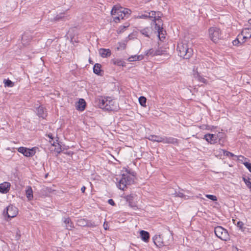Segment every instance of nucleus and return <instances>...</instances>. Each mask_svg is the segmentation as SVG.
<instances>
[{
	"label": "nucleus",
	"mask_w": 251,
	"mask_h": 251,
	"mask_svg": "<svg viewBox=\"0 0 251 251\" xmlns=\"http://www.w3.org/2000/svg\"><path fill=\"white\" fill-rule=\"evenodd\" d=\"M131 12V11L130 9L116 5L113 7L111 14L113 17V21L115 23H118L120 20L128 18Z\"/></svg>",
	"instance_id": "1"
},
{
	"label": "nucleus",
	"mask_w": 251,
	"mask_h": 251,
	"mask_svg": "<svg viewBox=\"0 0 251 251\" xmlns=\"http://www.w3.org/2000/svg\"><path fill=\"white\" fill-rule=\"evenodd\" d=\"M99 106L107 111H114L117 109L115 101L110 97H100L99 99Z\"/></svg>",
	"instance_id": "2"
},
{
	"label": "nucleus",
	"mask_w": 251,
	"mask_h": 251,
	"mask_svg": "<svg viewBox=\"0 0 251 251\" xmlns=\"http://www.w3.org/2000/svg\"><path fill=\"white\" fill-rule=\"evenodd\" d=\"M147 138L151 141L158 143H163L164 144H177L178 140L176 138L172 137L159 136L155 135H150Z\"/></svg>",
	"instance_id": "3"
},
{
	"label": "nucleus",
	"mask_w": 251,
	"mask_h": 251,
	"mask_svg": "<svg viewBox=\"0 0 251 251\" xmlns=\"http://www.w3.org/2000/svg\"><path fill=\"white\" fill-rule=\"evenodd\" d=\"M177 50L178 55L185 59H189L193 54L192 49L189 48L187 44L183 42L178 44Z\"/></svg>",
	"instance_id": "4"
},
{
	"label": "nucleus",
	"mask_w": 251,
	"mask_h": 251,
	"mask_svg": "<svg viewBox=\"0 0 251 251\" xmlns=\"http://www.w3.org/2000/svg\"><path fill=\"white\" fill-rule=\"evenodd\" d=\"M166 236L169 238L168 240H164L162 235H155L152 238L153 243L158 248L167 246L173 241L172 232L169 231Z\"/></svg>",
	"instance_id": "5"
},
{
	"label": "nucleus",
	"mask_w": 251,
	"mask_h": 251,
	"mask_svg": "<svg viewBox=\"0 0 251 251\" xmlns=\"http://www.w3.org/2000/svg\"><path fill=\"white\" fill-rule=\"evenodd\" d=\"M161 14L159 11L157 12V17L158 18L157 19L156 21H154L153 22H151V24L152 26H154V33H158V36L160 38V36L162 35V38L164 37V34L163 33V23L161 19Z\"/></svg>",
	"instance_id": "6"
},
{
	"label": "nucleus",
	"mask_w": 251,
	"mask_h": 251,
	"mask_svg": "<svg viewBox=\"0 0 251 251\" xmlns=\"http://www.w3.org/2000/svg\"><path fill=\"white\" fill-rule=\"evenodd\" d=\"M134 181L133 179L128 174H123L121 178L119 179L118 184L117 185L118 188L122 190H124L125 188L127 185H130Z\"/></svg>",
	"instance_id": "7"
},
{
	"label": "nucleus",
	"mask_w": 251,
	"mask_h": 251,
	"mask_svg": "<svg viewBox=\"0 0 251 251\" xmlns=\"http://www.w3.org/2000/svg\"><path fill=\"white\" fill-rule=\"evenodd\" d=\"M210 39L214 43H217L221 39V31L217 27H211L208 29Z\"/></svg>",
	"instance_id": "8"
},
{
	"label": "nucleus",
	"mask_w": 251,
	"mask_h": 251,
	"mask_svg": "<svg viewBox=\"0 0 251 251\" xmlns=\"http://www.w3.org/2000/svg\"><path fill=\"white\" fill-rule=\"evenodd\" d=\"M214 232L216 236L222 240L226 241L229 240V234L226 229L221 226L215 228Z\"/></svg>",
	"instance_id": "9"
},
{
	"label": "nucleus",
	"mask_w": 251,
	"mask_h": 251,
	"mask_svg": "<svg viewBox=\"0 0 251 251\" xmlns=\"http://www.w3.org/2000/svg\"><path fill=\"white\" fill-rule=\"evenodd\" d=\"M18 213V208L13 205H10L6 207V210L4 211L3 214L6 215L8 218H14Z\"/></svg>",
	"instance_id": "10"
},
{
	"label": "nucleus",
	"mask_w": 251,
	"mask_h": 251,
	"mask_svg": "<svg viewBox=\"0 0 251 251\" xmlns=\"http://www.w3.org/2000/svg\"><path fill=\"white\" fill-rule=\"evenodd\" d=\"M137 18L139 19L150 18L152 19V22H153L154 21H156L158 18L157 12L154 11H151L149 12H145L144 14L139 15Z\"/></svg>",
	"instance_id": "11"
},
{
	"label": "nucleus",
	"mask_w": 251,
	"mask_h": 251,
	"mask_svg": "<svg viewBox=\"0 0 251 251\" xmlns=\"http://www.w3.org/2000/svg\"><path fill=\"white\" fill-rule=\"evenodd\" d=\"M139 32L145 37L150 38L153 33H154V26L146 27L138 29Z\"/></svg>",
	"instance_id": "12"
},
{
	"label": "nucleus",
	"mask_w": 251,
	"mask_h": 251,
	"mask_svg": "<svg viewBox=\"0 0 251 251\" xmlns=\"http://www.w3.org/2000/svg\"><path fill=\"white\" fill-rule=\"evenodd\" d=\"M18 151L23 154V155L26 157L33 156L35 153V151H34L33 148L29 149L23 147L19 148L18 149Z\"/></svg>",
	"instance_id": "13"
},
{
	"label": "nucleus",
	"mask_w": 251,
	"mask_h": 251,
	"mask_svg": "<svg viewBox=\"0 0 251 251\" xmlns=\"http://www.w3.org/2000/svg\"><path fill=\"white\" fill-rule=\"evenodd\" d=\"M242 35V43L245 42L247 39L251 38V28H245L243 29L241 34Z\"/></svg>",
	"instance_id": "14"
},
{
	"label": "nucleus",
	"mask_w": 251,
	"mask_h": 251,
	"mask_svg": "<svg viewBox=\"0 0 251 251\" xmlns=\"http://www.w3.org/2000/svg\"><path fill=\"white\" fill-rule=\"evenodd\" d=\"M204 139L209 143L214 144L217 142V136L213 134H206L204 136Z\"/></svg>",
	"instance_id": "15"
},
{
	"label": "nucleus",
	"mask_w": 251,
	"mask_h": 251,
	"mask_svg": "<svg viewBox=\"0 0 251 251\" xmlns=\"http://www.w3.org/2000/svg\"><path fill=\"white\" fill-rule=\"evenodd\" d=\"M136 197V196L135 195L131 194L129 195H127L125 197L126 201L128 202L129 206L131 207L134 208L137 207L134 201Z\"/></svg>",
	"instance_id": "16"
},
{
	"label": "nucleus",
	"mask_w": 251,
	"mask_h": 251,
	"mask_svg": "<svg viewBox=\"0 0 251 251\" xmlns=\"http://www.w3.org/2000/svg\"><path fill=\"white\" fill-rule=\"evenodd\" d=\"M11 184L8 182H4L0 184V192L6 194L10 190Z\"/></svg>",
	"instance_id": "17"
},
{
	"label": "nucleus",
	"mask_w": 251,
	"mask_h": 251,
	"mask_svg": "<svg viewBox=\"0 0 251 251\" xmlns=\"http://www.w3.org/2000/svg\"><path fill=\"white\" fill-rule=\"evenodd\" d=\"M85 106H86L85 101L83 99H81L78 101V102L76 105V109H77L78 110L82 111L84 110Z\"/></svg>",
	"instance_id": "18"
},
{
	"label": "nucleus",
	"mask_w": 251,
	"mask_h": 251,
	"mask_svg": "<svg viewBox=\"0 0 251 251\" xmlns=\"http://www.w3.org/2000/svg\"><path fill=\"white\" fill-rule=\"evenodd\" d=\"M63 221L66 224V229L71 230L74 227V224L69 217L63 218Z\"/></svg>",
	"instance_id": "19"
},
{
	"label": "nucleus",
	"mask_w": 251,
	"mask_h": 251,
	"mask_svg": "<svg viewBox=\"0 0 251 251\" xmlns=\"http://www.w3.org/2000/svg\"><path fill=\"white\" fill-rule=\"evenodd\" d=\"M37 115L39 117L44 119L47 116V111L43 106H39L37 109Z\"/></svg>",
	"instance_id": "20"
},
{
	"label": "nucleus",
	"mask_w": 251,
	"mask_h": 251,
	"mask_svg": "<svg viewBox=\"0 0 251 251\" xmlns=\"http://www.w3.org/2000/svg\"><path fill=\"white\" fill-rule=\"evenodd\" d=\"M99 52L102 57L110 56L111 54V50L109 49H100Z\"/></svg>",
	"instance_id": "21"
},
{
	"label": "nucleus",
	"mask_w": 251,
	"mask_h": 251,
	"mask_svg": "<svg viewBox=\"0 0 251 251\" xmlns=\"http://www.w3.org/2000/svg\"><path fill=\"white\" fill-rule=\"evenodd\" d=\"M140 236L143 241L145 242H148L150 239V234L148 232L145 230L140 231Z\"/></svg>",
	"instance_id": "22"
},
{
	"label": "nucleus",
	"mask_w": 251,
	"mask_h": 251,
	"mask_svg": "<svg viewBox=\"0 0 251 251\" xmlns=\"http://www.w3.org/2000/svg\"><path fill=\"white\" fill-rule=\"evenodd\" d=\"M25 194L28 200H31L33 199V191L31 186H28L27 187Z\"/></svg>",
	"instance_id": "23"
},
{
	"label": "nucleus",
	"mask_w": 251,
	"mask_h": 251,
	"mask_svg": "<svg viewBox=\"0 0 251 251\" xmlns=\"http://www.w3.org/2000/svg\"><path fill=\"white\" fill-rule=\"evenodd\" d=\"M101 66L100 64H99V63L95 64L93 67L94 73L98 75H101Z\"/></svg>",
	"instance_id": "24"
},
{
	"label": "nucleus",
	"mask_w": 251,
	"mask_h": 251,
	"mask_svg": "<svg viewBox=\"0 0 251 251\" xmlns=\"http://www.w3.org/2000/svg\"><path fill=\"white\" fill-rule=\"evenodd\" d=\"M129 26V24L128 23H126L124 25L120 26L117 30V33L120 34L123 32Z\"/></svg>",
	"instance_id": "25"
},
{
	"label": "nucleus",
	"mask_w": 251,
	"mask_h": 251,
	"mask_svg": "<svg viewBox=\"0 0 251 251\" xmlns=\"http://www.w3.org/2000/svg\"><path fill=\"white\" fill-rule=\"evenodd\" d=\"M112 62L114 65L118 66H125V62L122 59H115L112 60Z\"/></svg>",
	"instance_id": "26"
},
{
	"label": "nucleus",
	"mask_w": 251,
	"mask_h": 251,
	"mask_svg": "<svg viewBox=\"0 0 251 251\" xmlns=\"http://www.w3.org/2000/svg\"><path fill=\"white\" fill-rule=\"evenodd\" d=\"M242 35H238L237 38L233 41L232 43L234 46H238L242 43Z\"/></svg>",
	"instance_id": "27"
},
{
	"label": "nucleus",
	"mask_w": 251,
	"mask_h": 251,
	"mask_svg": "<svg viewBox=\"0 0 251 251\" xmlns=\"http://www.w3.org/2000/svg\"><path fill=\"white\" fill-rule=\"evenodd\" d=\"M195 77L200 82L203 83H206L207 82L206 79L201 76L198 72H197V73L195 74Z\"/></svg>",
	"instance_id": "28"
},
{
	"label": "nucleus",
	"mask_w": 251,
	"mask_h": 251,
	"mask_svg": "<svg viewBox=\"0 0 251 251\" xmlns=\"http://www.w3.org/2000/svg\"><path fill=\"white\" fill-rule=\"evenodd\" d=\"M3 82L5 87H13L14 86V83L9 79H4Z\"/></svg>",
	"instance_id": "29"
},
{
	"label": "nucleus",
	"mask_w": 251,
	"mask_h": 251,
	"mask_svg": "<svg viewBox=\"0 0 251 251\" xmlns=\"http://www.w3.org/2000/svg\"><path fill=\"white\" fill-rule=\"evenodd\" d=\"M146 55L148 56H151L153 57L154 56H155V50L153 49H151L146 52Z\"/></svg>",
	"instance_id": "30"
},
{
	"label": "nucleus",
	"mask_w": 251,
	"mask_h": 251,
	"mask_svg": "<svg viewBox=\"0 0 251 251\" xmlns=\"http://www.w3.org/2000/svg\"><path fill=\"white\" fill-rule=\"evenodd\" d=\"M65 13H61L57 15L53 19L54 21H59L65 18Z\"/></svg>",
	"instance_id": "31"
},
{
	"label": "nucleus",
	"mask_w": 251,
	"mask_h": 251,
	"mask_svg": "<svg viewBox=\"0 0 251 251\" xmlns=\"http://www.w3.org/2000/svg\"><path fill=\"white\" fill-rule=\"evenodd\" d=\"M146 100V98L143 96H141L139 98V102L142 106H145Z\"/></svg>",
	"instance_id": "32"
},
{
	"label": "nucleus",
	"mask_w": 251,
	"mask_h": 251,
	"mask_svg": "<svg viewBox=\"0 0 251 251\" xmlns=\"http://www.w3.org/2000/svg\"><path fill=\"white\" fill-rule=\"evenodd\" d=\"M244 181L245 182L246 185L249 188H251V180L250 178H246L243 177V178Z\"/></svg>",
	"instance_id": "33"
},
{
	"label": "nucleus",
	"mask_w": 251,
	"mask_h": 251,
	"mask_svg": "<svg viewBox=\"0 0 251 251\" xmlns=\"http://www.w3.org/2000/svg\"><path fill=\"white\" fill-rule=\"evenodd\" d=\"M222 151H223L224 155L225 156H230V157H233L235 156V155L233 153H232V152H230L228 151H226L224 150H223Z\"/></svg>",
	"instance_id": "34"
},
{
	"label": "nucleus",
	"mask_w": 251,
	"mask_h": 251,
	"mask_svg": "<svg viewBox=\"0 0 251 251\" xmlns=\"http://www.w3.org/2000/svg\"><path fill=\"white\" fill-rule=\"evenodd\" d=\"M205 197L213 201H217V198L215 196H214L212 195L207 194L205 195Z\"/></svg>",
	"instance_id": "35"
},
{
	"label": "nucleus",
	"mask_w": 251,
	"mask_h": 251,
	"mask_svg": "<svg viewBox=\"0 0 251 251\" xmlns=\"http://www.w3.org/2000/svg\"><path fill=\"white\" fill-rule=\"evenodd\" d=\"M78 224L81 226H85L88 225V223L84 219H80L78 221Z\"/></svg>",
	"instance_id": "36"
},
{
	"label": "nucleus",
	"mask_w": 251,
	"mask_h": 251,
	"mask_svg": "<svg viewBox=\"0 0 251 251\" xmlns=\"http://www.w3.org/2000/svg\"><path fill=\"white\" fill-rule=\"evenodd\" d=\"M244 165L249 170V171L251 173V163L246 162L244 163Z\"/></svg>",
	"instance_id": "37"
},
{
	"label": "nucleus",
	"mask_w": 251,
	"mask_h": 251,
	"mask_svg": "<svg viewBox=\"0 0 251 251\" xmlns=\"http://www.w3.org/2000/svg\"><path fill=\"white\" fill-rule=\"evenodd\" d=\"M243 226H244V224L241 221H239L237 222V226L240 229H242V230H243Z\"/></svg>",
	"instance_id": "38"
},
{
	"label": "nucleus",
	"mask_w": 251,
	"mask_h": 251,
	"mask_svg": "<svg viewBox=\"0 0 251 251\" xmlns=\"http://www.w3.org/2000/svg\"><path fill=\"white\" fill-rule=\"evenodd\" d=\"M128 61L129 62L137 61L136 55L131 56L128 58Z\"/></svg>",
	"instance_id": "39"
},
{
	"label": "nucleus",
	"mask_w": 251,
	"mask_h": 251,
	"mask_svg": "<svg viewBox=\"0 0 251 251\" xmlns=\"http://www.w3.org/2000/svg\"><path fill=\"white\" fill-rule=\"evenodd\" d=\"M155 56L161 55L163 54V50H160L159 49L155 50Z\"/></svg>",
	"instance_id": "40"
},
{
	"label": "nucleus",
	"mask_w": 251,
	"mask_h": 251,
	"mask_svg": "<svg viewBox=\"0 0 251 251\" xmlns=\"http://www.w3.org/2000/svg\"><path fill=\"white\" fill-rule=\"evenodd\" d=\"M177 196L178 197H180V198H184L185 199H186V196L183 193H181V192L177 193Z\"/></svg>",
	"instance_id": "41"
},
{
	"label": "nucleus",
	"mask_w": 251,
	"mask_h": 251,
	"mask_svg": "<svg viewBox=\"0 0 251 251\" xmlns=\"http://www.w3.org/2000/svg\"><path fill=\"white\" fill-rule=\"evenodd\" d=\"M58 144V146H59V147H58L57 148H55V150L57 153H59L62 151V149H61V146L59 144Z\"/></svg>",
	"instance_id": "42"
},
{
	"label": "nucleus",
	"mask_w": 251,
	"mask_h": 251,
	"mask_svg": "<svg viewBox=\"0 0 251 251\" xmlns=\"http://www.w3.org/2000/svg\"><path fill=\"white\" fill-rule=\"evenodd\" d=\"M27 37V36L25 35V34H24L22 36V43L24 44V45H25L26 44V42H25V40H26V38Z\"/></svg>",
	"instance_id": "43"
},
{
	"label": "nucleus",
	"mask_w": 251,
	"mask_h": 251,
	"mask_svg": "<svg viewBox=\"0 0 251 251\" xmlns=\"http://www.w3.org/2000/svg\"><path fill=\"white\" fill-rule=\"evenodd\" d=\"M108 202L109 204L112 206H114L115 205V203L112 199H109L108 201Z\"/></svg>",
	"instance_id": "44"
},
{
	"label": "nucleus",
	"mask_w": 251,
	"mask_h": 251,
	"mask_svg": "<svg viewBox=\"0 0 251 251\" xmlns=\"http://www.w3.org/2000/svg\"><path fill=\"white\" fill-rule=\"evenodd\" d=\"M143 58V56L142 55H136L137 60H141Z\"/></svg>",
	"instance_id": "45"
},
{
	"label": "nucleus",
	"mask_w": 251,
	"mask_h": 251,
	"mask_svg": "<svg viewBox=\"0 0 251 251\" xmlns=\"http://www.w3.org/2000/svg\"><path fill=\"white\" fill-rule=\"evenodd\" d=\"M86 190V187L83 186V187H81V191L82 193H84L85 192V191Z\"/></svg>",
	"instance_id": "46"
},
{
	"label": "nucleus",
	"mask_w": 251,
	"mask_h": 251,
	"mask_svg": "<svg viewBox=\"0 0 251 251\" xmlns=\"http://www.w3.org/2000/svg\"><path fill=\"white\" fill-rule=\"evenodd\" d=\"M103 227H104V228L106 230L107 229L108 225L107 224H105V223H104L103 224Z\"/></svg>",
	"instance_id": "47"
},
{
	"label": "nucleus",
	"mask_w": 251,
	"mask_h": 251,
	"mask_svg": "<svg viewBox=\"0 0 251 251\" xmlns=\"http://www.w3.org/2000/svg\"><path fill=\"white\" fill-rule=\"evenodd\" d=\"M168 233H167L165 234V235H164V236H163V239H164V240H168V239H169V238H168V237H167L166 236V235H167Z\"/></svg>",
	"instance_id": "48"
},
{
	"label": "nucleus",
	"mask_w": 251,
	"mask_h": 251,
	"mask_svg": "<svg viewBox=\"0 0 251 251\" xmlns=\"http://www.w3.org/2000/svg\"><path fill=\"white\" fill-rule=\"evenodd\" d=\"M248 23L250 25H251V19H249V21H248Z\"/></svg>",
	"instance_id": "49"
},
{
	"label": "nucleus",
	"mask_w": 251,
	"mask_h": 251,
	"mask_svg": "<svg viewBox=\"0 0 251 251\" xmlns=\"http://www.w3.org/2000/svg\"><path fill=\"white\" fill-rule=\"evenodd\" d=\"M49 137L51 138V139H53V137H52V135H49Z\"/></svg>",
	"instance_id": "50"
}]
</instances>
